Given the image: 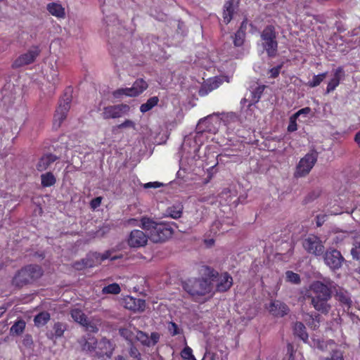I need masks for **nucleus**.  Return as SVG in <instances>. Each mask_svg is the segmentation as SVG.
<instances>
[{"label":"nucleus","mask_w":360,"mask_h":360,"mask_svg":"<svg viewBox=\"0 0 360 360\" xmlns=\"http://www.w3.org/2000/svg\"><path fill=\"white\" fill-rule=\"evenodd\" d=\"M335 288V283L330 279L325 280V282L316 281L309 285L304 297L311 299V304L317 311L327 314L331 309L328 302L332 298Z\"/></svg>","instance_id":"f257e3e1"},{"label":"nucleus","mask_w":360,"mask_h":360,"mask_svg":"<svg viewBox=\"0 0 360 360\" xmlns=\"http://www.w3.org/2000/svg\"><path fill=\"white\" fill-rule=\"evenodd\" d=\"M200 273L205 278H189L182 282L183 289L193 297H202L212 292V281L219 276L218 271L208 266H202Z\"/></svg>","instance_id":"f03ea898"},{"label":"nucleus","mask_w":360,"mask_h":360,"mask_svg":"<svg viewBox=\"0 0 360 360\" xmlns=\"http://www.w3.org/2000/svg\"><path fill=\"white\" fill-rule=\"evenodd\" d=\"M43 275L44 270L40 265L36 264H27L15 274L11 284L15 288L20 289L24 286L34 284Z\"/></svg>","instance_id":"7ed1b4c3"},{"label":"nucleus","mask_w":360,"mask_h":360,"mask_svg":"<svg viewBox=\"0 0 360 360\" xmlns=\"http://www.w3.org/2000/svg\"><path fill=\"white\" fill-rule=\"evenodd\" d=\"M141 222L142 228L149 231V239L153 243L165 242L173 235L174 230L169 224L156 223L148 217H143Z\"/></svg>","instance_id":"20e7f679"},{"label":"nucleus","mask_w":360,"mask_h":360,"mask_svg":"<svg viewBox=\"0 0 360 360\" xmlns=\"http://www.w3.org/2000/svg\"><path fill=\"white\" fill-rule=\"evenodd\" d=\"M277 37L278 32L273 25H266L260 34L262 46L269 58H274L278 53Z\"/></svg>","instance_id":"39448f33"},{"label":"nucleus","mask_w":360,"mask_h":360,"mask_svg":"<svg viewBox=\"0 0 360 360\" xmlns=\"http://www.w3.org/2000/svg\"><path fill=\"white\" fill-rule=\"evenodd\" d=\"M72 89L68 87L65 89L64 94L59 102V105L54 114V125L60 127L61 123L66 119L68 112L70 108L72 102Z\"/></svg>","instance_id":"423d86ee"},{"label":"nucleus","mask_w":360,"mask_h":360,"mask_svg":"<svg viewBox=\"0 0 360 360\" xmlns=\"http://www.w3.org/2000/svg\"><path fill=\"white\" fill-rule=\"evenodd\" d=\"M148 86V83L143 79H137L131 87L117 89L112 92V96L115 98H120L124 96L136 97L146 90Z\"/></svg>","instance_id":"0eeeda50"},{"label":"nucleus","mask_w":360,"mask_h":360,"mask_svg":"<svg viewBox=\"0 0 360 360\" xmlns=\"http://www.w3.org/2000/svg\"><path fill=\"white\" fill-rule=\"evenodd\" d=\"M317 159L318 153L316 150L307 153L299 161L295 172V176L303 177L307 176L316 164Z\"/></svg>","instance_id":"6e6552de"},{"label":"nucleus","mask_w":360,"mask_h":360,"mask_svg":"<svg viewBox=\"0 0 360 360\" xmlns=\"http://www.w3.org/2000/svg\"><path fill=\"white\" fill-rule=\"evenodd\" d=\"M323 256L324 263L332 271L340 269L345 262V258L341 252L335 248H328Z\"/></svg>","instance_id":"1a4fd4ad"},{"label":"nucleus","mask_w":360,"mask_h":360,"mask_svg":"<svg viewBox=\"0 0 360 360\" xmlns=\"http://www.w3.org/2000/svg\"><path fill=\"white\" fill-rule=\"evenodd\" d=\"M129 110V105L120 103L104 107L101 115L104 120L118 119L127 115Z\"/></svg>","instance_id":"9d476101"},{"label":"nucleus","mask_w":360,"mask_h":360,"mask_svg":"<svg viewBox=\"0 0 360 360\" xmlns=\"http://www.w3.org/2000/svg\"><path fill=\"white\" fill-rule=\"evenodd\" d=\"M304 249L311 255L316 257L321 256L324 252V245L319 237L315 235H309L303 240Z\"/></svg>","instance_id":"9b49d317"},{"label":"nucleus","mask_w":360,"mask_h":360,"mask_svg":"<svg viewBox=\"0 0 360 360\" xmlns=\"http://www.w3.org/2000/svg\"><path fill=\"white\" fill-rule=\"evenodd\" d=\"M114 350L115 345L106 338H102L97 342L94 356L101 360H107L112 357Z\"/></svg>","instance_id":"f8f14e48"},{"label":"nucleus","mask_w":360,"mask_h":360,"mask_svg":"<svg viewBox=\"0 0 360 360\" xmlns=\"http://www.w3.org/2000/svg\"><path fill=\"white\" fill-rule=\"evenodd\" d=\"M41 50L39 46H34L31 47L27 53L20 55L13 63L12 67L18 68L26 65L32 63L37 57L39 55Z\"/></svg>","instance_id":"ddd939ff"},{"label":"nucleus","mask_w":360,"mask_h":360,"mask_svg":"<svg viewBox=\"0 0 360 360\" xmlns=\"http://www.w3.org/2000/svg\"><path fill=\"white\" fill-rule=\"evenodd\" d=\"M148 236L146 235L143 231L138 229H134L131 231L127 243L130 247L140 248L143 247L147 244Z\"/></svg>","instance_id":"4468645a"},{"label":"nucleus","mask_w":360,"mask_h":360,"mask_svg":"<svg viewBox=\"0 0 360 360\" xmlns=\"http://www.w3.org/2000/svg\"><path fill=\"white\" fill-rule=\"evenodd\" d=\"M160 335L157 332H153L149 336L146 333L136 330V340L143 346L150 347L155 346L160 340Z\"/></svg>","instance_id":"2eb2a0df"},{"label":"nucleus","mask_w":360,"mask_h":360,"mask_svg":"<svg viewBox=\"0 0 360 360\" xmlns=\"http://www.w3.org/2000/svg\"><path fill=\"white\" fill-rule=\"evenodd\" d=\"M345 73L343 67L339 66L333 71L332 78L328 82L325 94L334 91L340 85L341 80L345 77Z\"/></svg>","instance_id":"dca6fc26"},{"label":"nucleus","mask_w":360,"mask_h":360,"mask_svg":"<svg viewBox=\"0 0 360 360\" xmlns=\"http://www.w3.org/2000/svg\"><path fill=\"white\" fill-rule=\"evenodd\" d=\"M268 309L273 316L277 317H283L288 314L290 310L286 304L279 300L271 302Z\"/></svg>","instance_id":"f3484780"},{"label":"nucleus","mask_w":360,"mask_h":360,"mask_svg":"<svg viewBox=\"0 0 360 360\" xmlns=\"http://www.w3.org/2000/svg\"><path fill=\"white\" fill-rule=\"evenodd\" d=\"M240 0H228L225 2L223 9V18L226 25L232 20L235 9L238 6Z\"/></svg>","instance_id":"a211bd4d"},{"label":"nucleus","mask_w":360,"mask_h":360,"mask_svg":"<svg viewBox=\"0 0 360 360\" xmlns=\"http://www.w3.org/2000/svg\"><path fill=\"white\" fill-rule=\"evenodd\" d=\"M233 285V278L228 272L221 274L216 286V290L219 292L228 291Z\"/></svg>","instance_id":"6ab92c4d"},{"label":"nucleus","mask_w":360,"mask_h":360,"mask_svg":"<svg viewBox=\"0 0 360 360\" xmlns=\"http://www.w3.org/2000/svg\"><path fill=\"white\" fill-rule=\"evenodd\" d=\"M56 155L48 153L43 155L37 165V169L39 172L46 170L52 163L58 160Z\"/></svg>","instance_id":"aec40b11"},{"label":"nucleus","mask_w":360,"mask_h":360,"mask_svg":"<svg viewBox=\"0 0 360 360\" xmlns=\"http://www.w3.org/2000/svg\"><path fill=\"white\" fill-rule=\"evenodd\" d=\"M97 342V339L91 335H88L79 341L82 350L89 352H95Z\"/></svg>","instance_id":"412c9836"},{"label":"nucleus","mask_w":360,"mask_h":360,"mask_svg":"<svg viewBox=\"0 0 360 360\" xmlns=\"http://www.w3.org/2000/svg\"><path fill=\"white\" fill-rule=\"evenodd\" d=\"M293 334L304 342L308 341L309 335L307 332L306 327L300 321L295 323L293 326Z\"/></svg>","instance_id":"4be33fe9"},{"label":"nucleus","mask_w":360,"mask_h":360,"mask_svg":"<svg viewBox=\"0 0 360 360\" xmlns=\"http://www.w3.org/2000/svg\"><path fill=\"white\" fill-rule=\"evenodd\" d=\"M47 10L50 14L57 18H63L65 16V9L59 4L49 3L47 5Z\"/></svg>","instance_id":"5701e85b"},{"label":"nucleus","mask_w":360,"mask_h":360,"mask_svg":"<svg viewBox=\"0 0 360 360\" xmlns=\"http://www.w3.org/2000/svg\"><path fill=\"white\" fill-rule=\"evenodd\" d=\"M67 329V325L62 322H56L53 326V333L49 335V339L59 338L63 336L64 332Z\"/></svg>","instance_id":"b1692460"},{"label":"nucleus","mask_w":360,"mask_h":360,"mask_svg":"<svg viewBox=\"0 0 360 360\" xmlns=\"http://www.w3.org/2000/svg\"><path fill=\"white\" fill-rule=\"evenodd\" d=\"M50 319L51 315L48 311H41L34 316V323L37 327L44 326L49 321Z\"/></svg>","instance_id":"393cba45"},{"label":"nucleus","mask_w":360,"mask_h":360,"mask_svg":"<svg viewBox=\"0 0 360 360\" xmlns=\"http://www.w3.org/2000/svg\"><path fill=\"white\" fill-rule=\"evenodd\" d=\"M56 183V178L54 174L48 172L41 175V184L43 187H50Z\"/></svg>","instance_id":"a878e982"},{"label":"nucleus","mask_w":360,"mask_h":360,"mask_svg":"<svg viewBox=\"0 0 360 360\" xmlns=\"http://www.w3.org/2000/svg\"><path fill=\"white\" fill-rule=\"evenodd\" d=\"M70 314L72 319L80 325L83 326L84 324H86V320L88 319L82 310L79 309H72Z\"/></svg>","instance_id":"bb28decb"},{"label":"nucleus","mask_w":360,"mask_h":360,"mask_svg":"<svg viewBox=\"0 0 360 360\" xmlns=\"http://www.w3.org/2000/svg\"><path fill=\"white\" fill-rule=\"evenodd\" d=\"M159 103V98L158 96H153L149 98L145 103L140 106V111L142 113H146L153 109Z\"/></svg>","instance_id":"cd10ccee"},{"label":"nucleus","mask_w":360,"mask_h":360,"mask_svg":"<svg viewBox=\"0 0 360 360\" xmlns=\"http://www.w3.org/2000/svg\"><path fill=\"white\" fill-rule=\"evenodd\" d=\"M119 334L124 340L130 343H132L136 340V334L131 330L130 328H121L119 329Z\"/></svg>","instance_id":"c85d7f7f"},{"label":"nucleus","mask_w":360,"mask_h":360,"mask_svg":"<svg viewBox=\"0 0 360 360\" xmlns=\"http://www.w3.org/2000/svg\"><path fill=\"white\" fill-rule=\"evenodd\" d=\"M328 75L327 72L314 75L312 79L308 82L307 86L310 88H314L321 84Z\"/></svg>","instance_id":"c756f323"},{"label":"nucleus","mask_w":360,"mask_h":360,"mask_svg":"<svg viewBox=\"0 0 360 360\" xmlns=\"http://www.w3.org/2000/svg\"><path fill=\"white\" fill-rule=\"evenodd\" d=\"M26 323L24 320L20 319L18 320L11 327V333L12 334H15L19 335L22 334L25 328Z\"/></svg>","instance_id":"7c9ffc66"},{"label":"nucleus","mask_w":360,"mask_h":360,"mask_svg":"<svg viewBox=\"0 0 360 360\" xmlns=\"http://www.w3.org/2000/svg\"><path fill=\"white\" fill-rule=\"evenodd\" d=\"M121 289L120 285L117 283H112L109 284L107 286H105L102 292L104 294H112V295H117L120 292Z\"/></svg>","instance_id":"2f4dec72"},{"label":"nucleus","mask_w":360,"mask_h":360,"mask_svg":"<svg viewBox=\"0 0 360 360\" xmlns=\"http://www.w3.org/2000/svg\"><path fill=\"white\" fill-rule=\"evenodd\" d=\"M245 38V32L244 30H238L233 37V44L236 46H241L244 44Z\"/></svg>","instance_id":"473e14b6"},{"label":"nucleus","mask_w":360,"mask_h":360,"mask_svg":"<svg viewBox=\"0 0 360 360\" xmlns=\"http://www.w3.org/2000/svg\"><path fill=\"white\" fill-rule=\"evenodd\" d=\"M286 281L293 283L299 284L301 282L300 276L298 274L295 273L292 271H287L285 272Z\"/></svg>","instance_id":"72a5a7b5"},{"label":"nucleus","mask_w":360,"mask_h":360,"mask_svg":"<svg viewBox=\"0 0 360 360\" xmlns=\"http://www.w3.org/2000/svg\"><path fill=\"white\" fill-rule=\"evenodd\" d=\"M92 266L93 264L88 258L82 259L81 261L75 262L73 264V267L77 270H82L83 269Z\"/></svg>","instance_id":"f704fd0d"},{"label":"nucleus","mask_w":360,"mask_h":360,"mask_svg":"<svg viewBox=\"0 0 360 360\" xmlns=\"http://www.w3.org/2000/svg\"><path fill=\"white\" fill-rule=\"evenodd\" d=\"M181 356L184 360H196L194 355L193 354L192 349L186 346L181 352Z\"/></svg>","instance_id":"c9c22d12"},{"label":"nucleus","mask_w":360,"mask_h":360,"mask_svg":"<svg viewBox=\"0 0 360 360\" xmlns=\"http://www.w3.org/2000/svg\"><path fill=\"white\" fill-rule=\"evenodd\" d=\"M168 331L172 336L177 335L181 333V330L179 328L178 325L173 321L169 323Z\"/></svg>","instance_id":"e433bc0d"},{"label":"nucleus","mask_w":360,"mask_h":360,"mask_svg":"<svg viewBox=\"0 0 360 360\" xmlns=\"http://www.w3.org/2000/svg\"><path fill=\"white\" fill-rule=\"evenodd\" d=\"M110 252L106 251L103 254H96V258L98 259H100V262H103L105 259H110V260L113 261L118 258H120V257L115 256V257H110Z\"/></svg>","instance_id":"4c0bfd02"},{"label":"nucleus","mask_w":360,"mask_h":360,"mask_svg":"<svg viewBox=\"0 0 360 360\" xmlns=\"http://www.w3.org/2000/svg\"><path fill=\"white\" fill-rule=\"evenodd\" d=\"M325 360H344L343 353L340 350H333L330 356L326 358Z\"/></svg>","instance_id":"58836bf2"},{"label":"nucleus","mask_w":360,"mask_h":360,"mask_svg":"<svg viewBox=\"0 0 360 360\" xmlns=\"http://www.w3.org/2000/svg\"><path fill=\"white\" fill-rule=\"evenodd\" d=\"M297 117H294L293 115L290 117L289 124L287 128L288 132H293L297 129Z\"/></svg>","instance_id":"ea45409f"},{"label":"nucleus","mask_w":360,"mask_h":360,"mask_svg":"<svg viewBox=\"0 0 360 360\" xmlns=\"http://www.w3.org/2000/svg\"><path fill=\"white\" fill-rule=\"evenodd\" d=\"M351 254L354 259L360 262V243L354 244V247L351 250Z\"/></svg>","instance_id":"a19ab883"},{"label":"nucleus","mask_w":360,"mask_h":360,"mask_svg":"<svg viewBox=\"0 0 360 360\" xmlns=\"http://www.w3.org/2000/svg\"><path fill=\"white\" fill-rule=\"evenodd\" d=\"M283 67V64H280L276 67H274L269 70L270 76L269 77L275 79L278 77L280 71Z\"/></svg>","instance_id":"79ce46f5"},{"label":"nucleus","mask_w":360,"mask_h":360,"mask_svg":"<svg viewBox=\"0 0 360 360\" xmlns=\"http://www.w3.org/2000/svg\"><path fill=\"white\" fill-rule=\"evenodd\" d=\"M129 353L130 356L134 359H141V353L132 343H131V345L130 346Z\"/></svg>","instance_id":"37998d69"},{"label":"nucleus","mask_w":360,"mask_h":360,"mask_svg":"<svg viewBox=\"0 0 360 360\" xmlns=\"http://www.w3.org/2000/svg\"><path fill=\"white\" fill-rule=\"evenodd\" d=\"M337 297H338L340 302L347 306H349L352 303L351 299L342 292L337 293Z\"/></svg>","instance_id":"c03bdc74"},{"label":"nucleus","mask_w":360,"mask_h":360,"mask_svg":"<svg viewBox=\"0 0 360 360\" xmlns=\"http://www.w3.org/2000/svg\"><path fill=\"white\" fill-rule=\"evenodd\" d=\"M118 129H124V128H135V123L131 120H126L121 124L117 125Z\"/></svg>","instance_id":"a18cd8bd"},{"label":"nucleus","mask_w":360,"mask_h":360,"mask_svg":"<svg viewBox=\"0 0 360 360\" xmlns=\"http://www.w3.org/2000/svg\"><path fill=\"white\" fill-rule=\"evenodd\" d=\"M102 200L103 198L101 196H98L92 199L90 202L91 208L94 210L98 208L101 205Z\"/></svg>","instance_id":"49530a36"},{"label":"nucleus","mask_w":360,"mask_h":360,"mask_svg":"<svg viewBox=\"0 0 360 360\" xmlns=\"http://www.w3.org/2000/svg\"><path fill=\"white\" fill-rule=\"evenodd\" d=\"M83 326H84L87 330L92 333H97L98 331V327L88 319L86 320V324H84Z\"/></svg>","instance_id":"de8ad7c7"},{"label":"nucleus","mask_w":360,"mask_h":360,"mask_svg":"<svg viewBox=\"0 0 360 360\" xmlns=\"http://www.w3.org/2000/svg\"><path fill=\"white\" fill-rule=\"evenodd\" d=\"M264 89V86H258L256 89L252 92L254 98L256 99V102H257L261 98V95L262 94Z\"/></svg>","instance_id":"09e8293b"},{"label":"nucleus","mask_w":360,"mask_h":360,"mask_svg":"<svg viewBox=\"0 0 360 360\" xmlns=\"http://www.w3.org/2000/svg\"><path fill=\"white\" fill-rule=\"evenodd\" d=\"M311 111V109L309 107H305L300 110H299L297 112H296L295 114H293L294 117H299L302 115H307L309 114Z\"/></svg>","instance_id":"8fccbe9b"},{"label":"nucleus","mask_w":360,"mask_h":360,"mask_svg":"<svg viewBox=\"0 0 360 360\" xmlns=\"http://www.w3.org/2000/svg\"><path fill=\"white\" fill-rule=\"evenodd\" d=\"M163 186V184L160 183L158 181H154V182H148L144 184L143 187L145 188H158Z\"/></svg>","instance_id":"3c124183"},{"label":"nucleus","mask_w":360,"mask_h":360,"mask_svg":"<svg viewBox=\"0 0 360 360\" xmlns=\"http://www.w3.org/2000/svg\"><path fill=\"white\" fill-rule=\"evenodd\" d=\"M181 214H182V212L179 210H171V211L169 212V215L173 219H178V218L181 217Z\"/></svg>","instance_id":"603ef678"},{"label":"nucleus","mask_w":360,"mask_h":360,"mask_svg":"<svg viewBox=\"0 0 360 360\" xmlns=\"http://www.w3.org/2000/svg\"><path fill=\"white\" fill-rule=\"evenodd\" d=\"M320 319V315H315V318L312 319V323L310 324L311 327H313L314 329L319 327V323Z\"/></svg>","instance_id":"864d4df0"},{"label":"nucleus","mask_w":360,"mask_h":360,"mask_svg":"<svg viewBox=\"0 0 360 360\" xmlns=\"http://www.w3.org/2000/svg\"><path fill=\"white\" fill-rule=\"evenodd\" d=\"M204 243L207 248H211L214 244V240L213 238L205 239Z\"/></svg>","instance_id":"5fc2aeb1"},{"label":"nucleus","mask_w":360,"mask_h":360,"mask_svg":"<svg viewBox=\"0 0 360 360\" xmlns=\"http://www.w3.org/2000/svg\"><path fill=\"white\" fill-rule=\"evenodd\" d=\"M23 342H24L25 345H27V344L31 345L32 343V340L31 335H26Z\"/></svg>","instance_id":"6e6d98bb"},{"label":"nucleus","mask_w":360,"mask_h":360,"mask_svg":"<svg viewBox=\"0 0 360 360\" xmlns=\"http://www.w3.org/2000/svg\"><path fill=\"white\" fill-rule=\"evenodd\" d=\"M354 141L358 144V146L360 147V131L356 134V135L354 136Z\"/></svg>","instance_id":"4d7b16f0"},{"label":"nucleus","mask_w":360,"mask_h":360,"mask_svg":"<svg viewBox=\"0 0 360 360\" xmlns=\"http://www.w3.org/2000/svg\"><path fill=\"white\" fill-rule=\"evenodd\" d=\"M7 308L5 306H0V318L6 311Z\"/></svg>","instance_id":"13d9d810"},{"label":"nucleus","mask_w":360,"mask_h":360,"mask_svg":"<svg viewBox=\"0 0 360 360\" xmlns=\"http://www.w3.org/2000/svg\"><path fill=\"white\" fill-rule=\"evenodd\" d=\"M245 29H246V20H245L241 22L240 27L238 30H244L245 31Z\"/></svg>","instance_id":"bf43d9fd"},{"label":"nucleus","mask_w":360,"mask_h":360,"mask_svg":"<svg viewBox=\"0 0 360 360\" xmlns=\"http://www.w3.org/2000/svg\"><path fill=\"white\" fill-rule=\"evenodd\" d=\"M219 224L220 223L219 221H214L212 225V229H211L212 231H214V227L217 228L218 226L219 225Z\"/></svg>","instance_id":"052dcab7"},{"label":"nucleus","mask_w":360,"mask_h":360,"mask_svg":"<svg viewBox=\"0 0 360 360\" xmlns=\"http://www.w3.org/2000/svg\"><path fill=\"white\" fill-rule=\"evenodd\" d=\"M115 360H126V359H125L124 356H123L122 355H118L116 357Z\"/></svg>","instance_id":"680f3d73"},{"label":"nucleus","mask_w":360,"mask_h":360,"mask_svg":"<svg viewBox=\"0 0 360 360\" xmlns=\"http://www.w3.org/2000/svg\"><path fill=\"white\" fill-rule=\"evenodd\" d=\"M138 302H141L142 305H143V307L145 306V301L144 300H138Z\"/></svg>","instance_id":"e2e57ef3"},{"label":"nucleus","mask_w":360,"mask_h":360,"mask_svg":"<svg viewBox=\"0 0 360 360\" xmlns=\"http://www.w3.org/2000/svg\"><path fill=\"white\" fill-rule=\"evenodd\" d=\"M292 345L290 344H288V349L290 350V349H292Z\"/></svg>","instance_id":"0e129e2a"},{"label":"nucleus","mask_w":360,"mask_h":360,"mask_svg":"<svg viewBox=\"0 0 360 360\" xmlns=\"http://www.w3.org/2000/svg\"><path fill=\"white\" fill-rule=\"evenodd\" d=\"M328 342L329 344H330V343L334 344V343H335V342H334V341H333V340H328Z\"/></svg>","instance_id":"69168bd1"},{"label":"nucleus","mask_w":360,"mask_h":360,"mask_svg":"<svg viewBox=\"0 0 360 360\" xmlns=\"http://www.w3.org/2000/svg\"><path fill=\"white\" fill-rule=\"evenodd\" d=\"M129 308L131 309H133V310H136L135 307L132 308L131 307H129Z\"/></svg>","instance_id":"338daca9"},{"label":"nucleus","mask_w":360,"mask_h":360,"mask_svg":"<svg viewBox=\"0 0 360 360\" xmlns=\"http://www.w3.org/2000/svg\"><path fill=\"white\" fill-rule=\"evenodd\" d=\"M317 225L319 226H321V224L319 222H317Z\"/></svg>","instance_id":"774afa93"}]
</instances>
